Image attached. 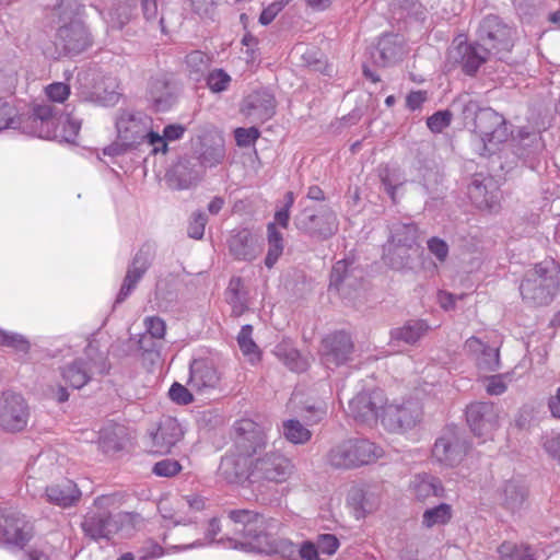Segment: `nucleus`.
<instances>
[{
    "label": "nucleus",
    "instance_id": "obj_48",
    "mask_svg": "<svg viewBox=\"0 0 560 560\" xmlns=\"http://www.w3.org/2000/svg\"><path fill=\"white\" fill-rule=\"evenodd\" d=\"M252 334L253 327L250 325L243 326L237 336V343L242 353L247 357L250 362H255L259 359V350L252 338Z\"/></svg>",
    "mask_w": 560,
    "mask_h": 560
},
{
    "label": "nucleus",
    "instance_id": "obj_3",
    "mask_svg": "<svg viewBox=\"0 0 560 560\" xmlns=\"http://www.w3.org/2000/svg\"><path fill=\"white\" fill-rule=\"evenodd\" d=\"M84 5L80 0H61L51 11L56 26L55 45L67 55H75L91 45V37L82 23Z\"/></svg>",
    "mask_w": 560,
    "mask_h": 560
},
{
    "label": "nucleus",
    "instance_id": "obj_51",
    "mask_svg": "<svg viewBox=\"0 0 560 560\" xmlns=\"http://www.w3.org/2000/svg\"><path fill=\"white\" fill-rule=\"evenodd\" d=\"M225 156V150L222 144L207 147L200 154V164L205 167H214L221 164Z\"/></svg>",
    "mask_w": 560,
    "mask_h": 560
},
{
    "label": "nucleus",
    "instance_id": "obj_41",
    "mask_svg": "<svg viewBox=\"0 0 560 560\" xmlns=\"http://www.w3.org/2000/svg\"><path fill=\"white\" fill-rule=\"evenodd\" d=\"M452 506L447 503H440L439 505L429 508L423 512L421 525L427 529L444 526L452 520Z\"/></svg>",
    "mask_w": 560,
    "mask_h": 560
},
{
    "label": "nucleus",
    "instance_id": "obj_21",
    "mask_svg": "<svg viewBox=\"0 0 560 560\" xmlns=\"http://www.w3.org/2000/svg\"><path fill=\"white\" fill-rule=\"evenodd\" d=\"M467 423L478 438H489L499 427V410L492 402H475L466 409Z\"/></svg>",
    "mask_w": 560,
    "mask_h": 560
},
{
    "label": "nucleus",
    "instance_id": "obj_27",
    "mask_svg": "<svg viewBox=\"0 0 560 560\" xmlns=\"http://www.w3.org/2000/svg\"><path fill=\"white\" fill-rule=\"evenodd\" d=\"M152 452L156 454L170 453L172 447L182 439L183 430L173 417H163L155 431L150 434Z\"/></svg>",
    "mask_w": 560,
    "mask_h": 560
},
{
    "label": "nucleus",
    "instance_id": "obj_57",
    "mask_svg": "<svg viewBox=\"0 0 560 560\" xmlns=\"http://www.w3.org/2000/svg\"><path fill=\"white\" fill-rule=\"evenodd\" d=\"M381 180L387 195L390 197L393 202H396V192L398 188L402 186L404 180L399 177V175L394 174L388 170H385L381 174Z\"/></svg>",
    "mask_w": 560,
    "mask_h": 560
},
{
    "label": "nucleus",
    "instance_id": "obj_37",
    "mask_svg": "<svg viewBox=\"0 0 560 560\" xmlns=\"http://www.w3.org/2000/svg\"><path fill=\"white\" fill-rule=\"evenodd\" d=\"M186 131V127L180 124H171L164 127L163 135L153 131L150 138V145L152 153H166L168 151L167 142H173L182 139Z\"/></svg>",
    "mask_w": 560,
    "mask_h": 560
},
{
    "label": "nucleus",
    "instance_id": "obj_62",
    "mask_svg": "<svg viewBox=\"0 0 560 560\" xmlns=\"http://www.w3.org/2000/svg\"><path fill=\"white\" fill-rule=\"evenodd\" d=\"M316 545L320 553L332 556L339 548V540L332 534H323L318 536Z\"/></svg>",
    "mask_w": 560,
    "mask_h": 560
},
{
    "label": "nucleus",
    "instance_id": "obj_46",
    "mask_svg": "<svg viewBox=\"0 0 560 560\" xmlns=\"http://www.w3.org/2000/svg\"><path fill=\"white\" fill-rule=\"evenodd\" d=\"M283 436L293 444H305L312 438V432L299 420L289 419L282 423Z\"/></svg>",
    "mask_w": 560,
    "mask_h": 560
},
{
    "label": "nucleus",
    "instance_id": "obj_56",
    "mask_svg": "<svg viewBox=\"0 0 560 560\" xmlns=\"http://www.w3.org/2000/svg\"><path fill=\"white\" fill-rule=\"evenodd\" d=\"M207 222L208 218L203 212H194L187 229L188 236L195 240L202 238Z\"/></svg>",
    "mask_w": 560,
    "mask_h": 560
},
{
    "label": "nucleus",
    "instance_id": "obj_16",
    "mask_svg": "<svg viewBox=\"0 0 560 560\" xmlns=\"http://www.w3.org/2000/svg\"><path fill=\"white\" fill-rule=\"evenodd\" d=\"M467 448L468 445L460 432L455 427H450L435 441L432 456L440 464L454 467L464 459Z\"/></svg>",
    "mask_w": 560,
    "mask_h": 560
},
{
    "label": "nucleus",
    "instance_id": "obj_55",
    "mask_svg": "<svg viewBox=\"0 0 560 560\" xmlns=\"http://www.w3.org/2000/svg\"><path fill=\"white\" fill-rule=\"evenodd\" d=\"M486 390L489 395L499 396L506 392L508 385L512 382L510 373L495 374L487 377Z\"/></svg>",
    "mask_w": 560,
    "mask_h": 560
},
{
    "label": "nucleus",
    "instance_id": "obj_34",
    "mask_svg": "<svg viewBox=\"0 0 560 560\" xmlns=\"http://www.w3.org/2000/svg\"><path fill=\"white\" fill-rule=\"evenodd\" d=\"M428 330L429 326L424 320H409L404 326L390 330V345H415Z\"/></svg>",
    "mask_w": 560,
    "mask_h": 560
},
{
    "label": "nucleus",
    "instance_id": "obj_9",
    "mask_svg": "<svg viewBox=\"0 0 560 560\" xmlns=\"http://www.w3.org/2000/svg\"><path fill=\"white\" fill-rule=\"evenodd\" d=\"M294 224L301 232L319 241L330 238L339 230L336 212L326 205L304 208L295 217Z\"/></svg>",
    "mask_w": 560,
    "mask_h": 560
},
{
    "label": "nucleus",
    "instance_id": "obj_33",
    "mask_svg": "<svg viewBox=\"0 0 560 560\" xmlns=\"http://www.w3.org/2000/svg\"><path fill=\"white\" fill-rule=\"evenodd\" d=\"M46 497L50 503L61 508H69L77 504L81 498V491L71 480L60 485L50 486L46 489Z\"/></svg>",
    "mask_w": 560,
    "mask_h": 560
},
{
    "label": "nucleus",
    "instance_id": "obj_63",
    "mask_svg": "<svg viewBox=\"0 0 560 560\" xmlns=\"http://www.w3.org/2000/svg\"><path fill=\"white\" fill-rule=\"evenodd\" d=\"M170 398L179 405H188L192 401L190 392L179 383H174L168 390Z\"/></svg>",
    "mask_w": 560,
    "mask_h": 560
},
{
    "label": "nucleus",
    "instance_id": "obj_15",
    "mask_svg": "<svg viewBox=\"0 0 560 560\" xmlns=\"http://www.w3.org/2000/svg\"><path fill=\"white\" fill-rule=\"evenodd\" d=\"M93 352L94 348L90 345L86 348L85 358H78L62 369V378L71 387L80 389L91 381L94 373H105L104 355L97 353L93 357Z\"/></svg>",
    "mask_w": 560,
    "mask_h": 560
},
{
    "label": "nucleus",
    "instance_id": "obj_39",
    "mask_svg": "<svg viewBox=\"0 0 560 560\" xmlns=\"http://www.w3.org/2000/svg\"><path fill=\"white\" fill-rule=\"evenodd\" d=\"M348 501L353 506L357 518L371 513L377 506V498L366 489L359 487L350 490Z\"/></svg>",
    "mask_w": 560,
    "mask_h": 560
},
{
    "label": "nucleus",
    "instance_id": "obj_14",
    "mask_svg": "<svg viewBox=\"0 0 560 560\" xmlns=\"http://www.w3.org/2000/svg\"><path fill=\"white\" fill-rule=\"evenodd\" d=\"M14 128L23 133L49 139L55 135L58 125L56 107L48 103L35 105L31 113L15 116Z\"/></svg>",
    "mask_w": 560,
    "mask_h": 560
},
{
    "label": "nucleus",
    "instance_id": "obj_13",
    "mask_svg": "<svg viewBox=\"0 0 560 560\" xmlns=\"http://www.w3.org/2000/svg\"><path fill=\"white\" fill-rule=\"evenodd\" d=\"M152 126L153 119L142 112L119 110L115 120L117 139L132 147L144 141L150 144Z\"/></svg>",
    "mask_w": 560,
    "mask_h": 560
},
{
    "label": "nucleus",
    "instance_id": "obj_28",
    "mask_svg": "<svg viewBox=\"0 0 560 560\" xmlns=\"http://www.w3.org/2000/svg\"><path fill=\"white\" fill-rule=\"evenodd\" d=\"M221 380V372L210 360L198 359L190 364V377L188 385L191 389L201 392L215 388Z\"/></svg>",
    "mask_w": 560,
    "mask_h": 560
},
{
    "label": "nucleus",
    "instance_id": "obj_23",
    "mask_svg": "<svg viewBox=\"0 0 560 560\" xmlns=\"http://www.w3.org/2000/svg\"><path fill=\"white\" fill-rule=\"evenodd\" d=\"M353 351L351 337L345 331L327 336L322 342V361L327 368L339 366L350 360Z\"/></svg>",
    "mask_w": 560,
    "mask_h": 560
},
{
    "label": "nucleus",
    "instance_id": "obj_10",
    "mask_svg": "<svg viewBox=\"0 0 560 560\" xmlns=\"http://www.w3.org/2000/svg\"><path fill=\"white\" fill-rule=\"evenodd\" d=\"M270 425L252 419H241L234 423L233 448L243 455L255 459L261 455L268 445Z\"/></svg>",
    "mask_w": 560,
    "mask_h": 560
},
{
    "label": "nucleus",
    "instance_id": "obj_30",
    "mask_svg": "<svg viewBox=\"0 0 560 560\" xmlns=\"http://www.w3.org/2000/svg\"><path fill=\"white\" fill-rule=\"evenodd\" d=\"M201 173L188 161L178 162L166 175L170 188L185 190L196 186L201 179Z\"/></svg>",
    "mask_w": 560,
    "mask_h": 560
},
{
    "label": "nucleus",
    "instance_id": "obj_61",
    "mask_svg": "<svg viewBox=\"0 0 560 560\" xmlns=\"http://www.w3.org/2000/svg\"><path fill=\"white\" fill-rule=\"evenodd\" d=\"M47 97L57 103H63L70 95V88L62 82L51 83L46 88Z\"/></svg>",
    "mask_w": 560,
    "mask_h": 560
},
{
    "label": "nucleus",
    "instance_id": "obj_59",
    "mask_svg": "<svg viewBox=\"0 0 560 560\" xmlns=\"http://www.w3.org/2000/svg\"><path fill=\"white\" fill-rule=\"evenodd\" d=\"M452 120V114L448 110L436 112L427 120V126L432 132H441Z\"/></svg>",
    "mask_w": 560,
    "mask_h": 560
},
{
    "label": "nucleus",
    "instance_id": "obj_64",
    "mask_svg": "<svg viewBox=\"0 0 560 560\" xmlns=\"http://www.w3.org/2000/svg\"><path fill=\"white\" fill-rule=\"evenodd\" d=\"M542 447L553 459L560 463V433L547 435Z\"/></svg>",
    "mask_w": 560,
    "mask_h": 560
},
{
    "label": "nucleus",
    "instance_id": "obj_31",
    "mask_svg": "<svg viewBox=\"0 0 560 560\" xmlns=\"http://www.w3.org/2000/svg\"><path fill=\"white\" fill-rule=\"evenodd\" d=\"M409 488L419 501H427L431 497L443 498L445 493L441 480L428 474L416 475L411 479Z\"/></svg>",
    "mask_w": 560,
    "mask_h": 560
},
{
    "label": "nucleus",
    "instance_id": "obj_26",
    "mask_svg": "<svg viewBox=\"0 0 560 560\" xmlns=\"http://www.w3.org/2000/svg\"><path fill=\"white\" fill-rule=\"evenodd\" d=\"M241 110L250 121L264 122L275 115V96L267 90L254 91L244 98Z\"/></svg>",
    "mask_w": 560,
    "mask_h": 560
},
{
    "label": "nucleus",
    "instance_id": "obj_19",
    "mask_svg": "<svg viewBox=\"0 0 560 560\" xmlns=\"http://www.w3.org/2000/svg\"><path fill=\"white\" fill-rule=\"evenodd\" d=\"M33 536V526L23 514L8 510L0 512V537L7 545L23 548Z\"/></svg>",
    "mask_w": 560,
    "mask_h": 560
},
{
    "label": "nucleus",
    "instance_id": "obj_12",
    "mask_svg": "<svg viewBox=\"0 0 560 560\" xmlns=\"http://www.w3.org/2000/svg\"><path fill=\"white\" fill-rule=\"evenodd\" d=\"M294 472L292 459L277 450L265 452L252 460V476L261 481L283 483Z\"/></svg>",
    "mask_w": 560,
    "mask_h": 560
},
{
    "label": "nucleus",
    "instance_id": "obj_52",
    "mask_svg": "<svg viewBox=\"0 0 560 560\" xmlns=\"http://www.w3.org/2000/svg\"><path fill=\"white\" fill-rule=\"evenodd\" d=\"M0 346L13 348L20 352H27L30 349V342L24 336L7 331L0 328Z\"/></svg>",
    "mask_w": 560,
    "mask_h": 560
},
{
    "label": "nucleus",
    "instance_id": "obj_53",
    "mask_svg": "<svg viewBox=\"0 0 560 560\" xmlns=\"http://www.w3.org/2000/svg\"><path fill=\"white\" fill-rule=\"evenodd\" d=\"M186 63L190 74H195V80H198V75L202 74L209 67L210 58L205 52L195 50L187 55Z\"/></svg>",
    "mask_w": 560,
    "mask_h": 560
},
{
    "label": "nucleus",
    "instance_id": "obj_8",
    "mask_svg": "<svg viewBox=\"0 0 560 560\" xmlns=\"http://www.w3.org/2000/svg\"><path fill=\"white\" fill-rule=\"evenodd\" d=\"M260 520L262 522L255 528V532L250 533L249 539L242 544L245 551L277 553L285 559L294 558L299 552V546L288 539L276 537L280 523L264 515H260Z\"/></svg>",
    "mask_w": 560,
    "mask_h": 560
},
{
    "label": "nucleus",
    "instance_id": "obj_60",
    "mask_svg": "<svg viewBox=\"0 0 560 560\" xmlns=\"http://www.w3.org/2000/svg\"><path fill=\"white\" fill-rule=\"evenodd\" d=\"M191 10L201 18L212 19L214 15L215 0H187Z\"/></svg>",
    "mask_w": 560,
    "mask_h": 560
},
{
    "label": "nucleus",
    "instance_id": "obj_11",
    "mask_svg": "<svg viewBox=\"0 0 560 560\" xmlns=\"http://www.w3.org/2000/svg\"><path fill=\"white\" fill-rule=\"evenodd\" d=\"M477 33L478 42L492 56L499 58H502V54L509 52L514 45L515 30L497 15L483 18Z\"/></svg>",
    "mask_w": 560,
    "mask_h": 560
},
{
    "label": "nucleus",
    "instance_id": "obj_58",
    "mask_svg": "<svg viewBox=\"0 0 560 560\" xmlns=\"http://www.w3.org/2000/svg\"><path fill=\"white\" fill-rule=\"evenodd\" d=\"M182 470L180 464L171 458L162 459L153 466V472L161 477H173Z\"/></svg>",
    "mask_w": 560,
    "mask_h": 560
},
{
    "label": "nucleus",
    "instance_id": "obj_32",
    "mask_svg": "<svg viewBox=\"0 0 560 560\" xmlns=\"http://www.w3.org/2000/svg\"><path fill=\"white\" fill-rule=\"evenodd\" d=\"M148 100L156 112H165L175 102L174 88L162 78L152 79L149 83Z\"/></svg>",
    "mask_w": 560,
    "mask_h": 560
},
{
    "label": "nucleus",
    "instance_id": "obj_45",
    "mask_svg": "<svg viewBox=\"0 0 560 560\" xmlns=\"http://www.w3.org/2000/svg\"><path fill=\"white\" fill-rule=\"evenodd\" d=\"M275 353L291 371L302 372L308 366L307 360L302 358L296 349L287 345H278Z\"/></svg>",
    "mask_w": 560,
    "mask_h": 560
},
{
    "label": "nucleus",
    "instance_id": "obj_47",
    "mask_svg": "<svg viewBox=\"0 0 560 560\" xmlns=\"http://www.w3.org/2000/svg\"><path fill=\"white\" fill-rule=\"evenodd\" d=\"M353 270H350V264L347 260H338L331 269L330 273V287L336 290H343L346 287H351V275Z\"/></svg>",
    "mask_w": 560,
    "mask_h": 560
},
{
    "label": "nucleus",
    "instance_id": "obj_42",
    "mask_svg": "<svg viewBox=\"0 0 560 560\" xmlns=\"http://www.w3.org/2000/svg\"><path fill=\"white\" fill-rule=\"evenodd\" d=\"M226 301L232 306V313L235 316H241L247 308L246 293L243 291V281L238 277L230 280L226 289Z\"/></svg>",
    "mask_w": 560,
    "mask_h": 560
},
{
    "label": "nucleus",
    "instance_id": "obj_20",
    "mask_svg": "<svg viewBox=\"0 0 560 560\" xmlns=\"http://www.w3.org/2000/svg\"><path fill=\"white\" fill-rule=\"evenodd\" d=\"M154 255L155 248L150 243H145L139 248L127 269L126 277L117 294L116 303L124 302L131 294L151 266Z\"/></svg>",
    "mask_w": 560,
    "mask_h": 560
},
{
    "label": "nucleus",
    "instance_id": "obj_1",
    "mask_svg": "<svg viewBox=\"0 0 560 560\" xmlns=\"http://www.w3.org/2000/svg\"><path fill=\"white\" fill-rule=\"evenodd\" d=\"M260 514L250 510H230L224 518L212 517L203 532L202 538H196L191 542L174 545L167 548V553L203 548L213 544L224 548L245 551L242 546L249 539L250 533L259 526Z\"/></svg>",
    "mask_w": 560,
    "mask_h": 560
},
{
    "label": "nucleus",
    "instance_id": "obj_50",
    "mask_svg": "<svg viewBox=\"0 0 560 560\" xmlns=\"http://www.w3.org/2000/svg\"><path fill=\"white\" fill-rule=\"evenodd\" d=\"M206 81L212 93H221L229 89L232 79L223 69H214L208 73Z\"/></svg>",
    "mask_w": 560,
    "mask_h": 560
},
{
    "label": "nucleus",
    "instance_id": "obj_43",
    "mask_svg": "<svg viewBox=\"0 0 560 560\" xmlns=\"http://www.w3.org/2000/svg\"><path fill=\"white\" fill-rule=\"evenodd\" d=\"M377 51L384 66L395 62L402 54L399 37L397 35L383 36L378 42Z\"/></svg>",
    "mask_w": 560,
    "mask_h": 560
},
{
    "label": "nucleus",
    "instance_id": "obj_2",
    "mask_svg": "<svg viewBox=\"0 0 560 560\" xmlns=\"http://www.w3.org/2000/svg\"><path fill=\"white\" fill-rule=\"evenodd\" d=\"M459 103L463 118L474 133V150L482 156L494 153L512 133L505 118L492 108H480L469 97L459 98Z\"/></svg>",
    "mask_w": 560,
    "mask_h": 560
},
{
    "label": "nucleus",
    "instance_id": "obj_4",
    "mask_svg": "<svg viewBox=\"0 0 560 560\" xmlns=\"http://www.w3.org/2000/svg\"><path fill=\"white\" fill-rule=\"evenodd\" d=\"M116 495H100L83 515L80 527L84 537L93 540L109 541L118 534L125 524L131 522V514L127 512L114 513Z\"/></svg>",
    "mask_w": 560,
    "mask_h": 560
},
{
    "label": "nucleus",
    "instance_id": "obj_54",
    "mask_svg": "<svg viewBox=\"0 0 560 560\" xmlns=\"http://www.w3.org/2000/svg\"><path fill=\"white\" fill-rule=\"evenodd\" d=\"M479 369L492 372L499 369L500 355L499 349L487 346L482 354L476 358Z\"/></svg>",
    "mask_w": 560,
    "mask_h": 560
},
{
    "label": "nucleus",
    "instance_id": "obj_6",
    "mask_svg": "<svg viewBox=\"0 0 560 560\" xmlns=\"http://www.w3.org/2000/svg\"><path fill=\"white\" fill-rule=\"evenodd\" d=\"M75 95L81 102L98 106H114L120 98L115 77L103 75L94 70L80 71L77 75Z\"/></svg>",
    "mask_w": 560,
    "mask_h": 560
},
{
    "label": "nucleus",
    "instance_id": "obj_38",
    "mask_svg": "<svg viewBox=\"0 0 560 560\" xmlns=\"http://www.w3.org/2000/svg\"><path fill=\"white\" fill-rule=\"evenodd\" d=\"M421 408L418 402L407 401L399 405V413L397 418L388 419V430L398 431L415 425L420 417Z\"/></svg>",
    "mask_w": 560,
    "mask_h": 560
},
{
    "label": "nucleus",
    "instance_id": "obj_35",
    "mask_svg": "<svg viewBox=\"0 0 560 560\" xmlns=\"http://www.w3.org/2000/svg\"><path fill=\"white\" fill-rule=\"evenodd\" d=\"M419 231L413 223L396 222L390 226V236L388 243L405 246L407 248L420 249Z\"/></svg>",
    "mask_w": 560,
    "mask_h": 560
},
{
    "label": "nucleus",
    "instance_id": "obj_22",
    "mask_svg": "<svg viewBox=\"0 0 560 560\" xmlns=\"http://www.w3.org/2000/svg\"><path fill=\"white\" fill-rule=\"evenodd\" d=\"M384 402L385 395L381 389L360 393L349 401V413L358 422L372 425L378 421L380 408Z\"/></svg>",
    "mask_w": 560,
    "mask_h": 560
},
{
    "label": "nucleus",
    "instance_id": "obj_5",
    "mask_svg": "<svg viewBox=\"0 0 560 560\" xmlns=\"http://www.w3.org/2000/svg\"><path fill=\"white\" fill-rule=\"evenodd\" d=\"M560 288V269L552 260H545L526 271L520 291L533 305H547Z\"/></svg>",
    "mask_w": 560,
    "mask_h": 560
},
{
    "label": "nucleus",
    "instance_id": "obj_24",
    "mask_svg": "<svg viewBox=\"0 0 560 560\" xmlns=\"http://www.w3.org/2000/svg\"><path fill=\"white\" fill-rule=\"evenodd\" d=\"M467 194L478 209L488 211L499 209L500 192L491 177L475 175L468 185Z\"/></svg>",
    "mask_w": 560,
    "mask_h": 560
},
{
    "label": "nucleus",
    "instance_id": "obj_7",
    "mask_svg": "<svg viewBox=\"0 0 560 560\" xmlns=\"http://www.w3.org/2000/svg\"><path fill=\"white\" fill-rule=\"evenodd\" d=\"M383 454V448L370 440L350 439L334 446L327 462L335 468L350 469L372 464Z\"/></svg>",
    "mask_w": 560,
    "mask_h": 560
},
{
    "label": "nucleus",
    "instance_id": "obj_36",
    "mask_svg": "<svg viewBox=\"0 0 560 560\" xmlns=\"http://www.w3.org/2000/svg\"><path fill=\"white\" fill-rule=\"evenodd\" d=\"M418 254V249L388 243L384 249V259L392 268H410Z\"/></svg>",
    "mask_w": 560,
    "mask_h": 560
},
{
    "label": "nucleus",
    "instance_id": "obj_40",
    "mask_svg": "<svg viewBox=\"0 0 560 560\" xmlns=\"http://www.w3.org/2000/svg\"><path fill=\"white\" fill-rule=\"evenodd\" d=\"M500 497L502 504L514 512L524 503L526 489L518 481L510 480L503 485Z\"/></svg>",
    "mask_w": 560,
    "mask_h": 560
},
{
    "label": "nucleus",
    "instance_id": "obj_25",
    "mask_svg": "<svg viewBox=\"0 0 560 560\" xmlns=\"http://www.w3.org/2000/svg\"><path fill=\"white\" fill-rule=\"evenodd\" d=\"M252 460L232 448L221 459L218 476L228 483H243L252 475Z\"/></svg>",
    "mask_w": 560,
    "mask_h": 560
},
{
    "label": "nucleus",
    "instance_id": "obj_18",
    "mask_svg": "<svg viewBox=\"0 0 560 560\" xmlns=\"http://www.w3.org/2000/svg\"><path fill=\"white\" fill-rule=\"evenodd\" d=\"M490 56L492 55L479 42L470 44L462 39L454 42L447 51L448 62L459 63L468 75L475 74Z\"/></svg>",
    "mask_w": 560,
    "mask_h": 560
},
{
    "label": "nucleus",
    "instance_id": "obj_29",
    "mask_svg": "<svg viewBox=\"0 0 560 560\" xmlns=\"http://www.w3.org/2000/svg\"><path fill=\"white\" fill-rule=\"evenodd\" d=\"M229 252L237 260L252 261L259 255L261 247L257 237L243 229L231 235Z\"/></svg>",
    "mask_w": 560,
    "mask_h": 560
},
{
    "label": "nucleus",
    "instance_id": "obj_44",
    "mask_svg": "<svg viewBox=\"0 0 560 560\" xmlns=\"http://www.w3.org/2000/svg\"><path fill=\"white\" fill-rule=\"evenodd\" d=\"M268 253L265 258L267 268H272L282 255L284 245L282 234L277 230L276 223H269L267 226Z\"/></svg>",
    "mask_w": 560,
    "mask_h": 560
},
{
    "label": "nucleus",
    "instance_id": "obj_17",
    "mask_svg": "<svg viewBox=\"0 0 560 560\" xmlns=\"http://www.w3.org/2000/svg\"><path fill=\"white\" fill-rule=\"evenodd\" d=\"M30 409L25 399L15 393L0 397V427L8 432H20L27 425Z\"/></svg>",
    "mask_w": 560,
    "mask_h": 560
},
{
    "label": "nucleus",
    "instance_id": "obj_49",
    "mask_svg": "<svg viewBox=\"0 0 560 560\" xmlns=\"http://www.w3.org/2000/svg\"><path fill=\"white\" fill-rule=\"evenodd\" d=\"M133 7V0H128L121 5L109 9L107 13L108 23L113 27L121 28L130 20Z\"/></svg>",
    "mask_w": 560,
    "mask_h": 560
}]
</instances>
